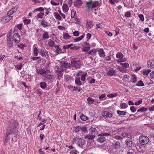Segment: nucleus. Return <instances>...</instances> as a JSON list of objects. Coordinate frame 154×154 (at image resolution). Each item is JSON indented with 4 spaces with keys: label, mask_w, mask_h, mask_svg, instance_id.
<instances>
[{
    "label": "nucleus",
    "mask_w": 154,
    "mask_h": 154,
    "mask_svg": "<svg viewBox=\"0 0 154 154\" xmlns=\"http://www.w3.org/2000/svg\"><path fill=\"white\" fill-rule=\"evenodd\" d=\"M44 9L42 7H40L34 10L35 11H43Z\"/></svg>",
    "instance_id": "obj_51"
},
{
    "label": "nucleus",
    "mask_w": 154,
    "mask_h": 154,
    "mask_svg": "<svg viewBox=\"0 0 154 154\" xmlns=\"http://www.w3.org/2000/svg\"><path fill=\"white\" fill-rule=\"evenodd\" d=\"M147 66L148 68H152L154 67V60L152 59L147 62Z\"/></svg>",
    "instance_id": "obj_12"
},
{
    "label": "nucleus",
    "mask_w": 154,
    "mask_h": 154,
    "mask_svg": "<svg viewBox=\"0 0 154 154\" xmlns=\"http://www.w3.org/2000/svg\"><path fill=\"white\" fill-rule=\"evenodd\" d=\"M110 3L112 4H115V2H117L119 1V0H109Z\"/></svg>",
    "instance_id": "obj_57"
},
{
    "label": "nucleus",
    "mask_w": 154,
    "mask_h": 154,
    "mask_svg": "<svg viewBox=\"0 0 154 154\" xmlns=\"http://www.w3.org/2000/svg\"><path fill=\"white\" fill-rule=\"evenodd\" d=\"M87 101L89 104H95L94 102H95V104H96V102L95 101V100L91 97H88L87 99Z\"/></svg>",
    "instance_id": "obj_20"
},
{
    "label": "nucleus",
    "mask_w": 154,
    "mask_h": 154,
    "mask_svg": "<svg viewBox=\"0 0 154 154\" xmlns=\"http://www.w3.org/2000/svg\"><path fill=\"white\" fill-rule=\"evenodd\" d=\"M12 17L11 16L8 15L2 17L0 19V21L2 23H6L10 20Z\"/></svg>",
    "instance_id": "obj_6"
},
{
    "label": "nucleus",
    "mask_w": 154,
    "mask_h": 154,
    "mask_svg": "<svg viewBox=\"0 0 154 154\" xmlns=\"http://www.w3.org/2000/svg\"><path fill=\"white\" fill-rule=\"evenodd\" d=\"M76 13L75 11H71V18H74L75 16V15Z\"/></svg>",
    "instance_id": "obj_64"
},
{
    "label": "nucleus",
    "mask_w": 154,
    "mask_h": 154,
    "mask_svg": "<svg viewBox=\"0 0 154 154\" xmlns=\"http://www.w3.org/2000/svg\"><path fill=\"white\" fill-rule=\"evenodd\" d=\"M87 74L86 73H84L83 74L81 78V79L82 81H85V76L87 75Z\"/></svg>",
    "instance_id": "obj_47"
},
{
    "label": "nucleus",
    "mask_w": 154,
    "mask_h": 154,
    "mask_svg": "<svg viewBox=\"0 0 154 154\" xmlns=\"http://www.w3.org/2000/svg\"><path fill=\"white\" fill-rule=\"evenodd\" d=\"M82 4L81 0H76L74 1V4L75 7H79L81 6Z\"/></svg>",
    "instance_id": "obj_14"
},
{
    "label": "nucleus",
    "mask_w": 154,
    "mask_h": 154,
    "mask_svg": "<svg viewBox=\"0 0 154 154\" xmlns=\"http://www.w3.org/2000/svg\"><path fill=\"white\" fill-rule=\"evenodd\" d=\"M136 86H139V87H142L144 86V85L143 82L141 80H140L138 81L137 83L135 85Z\"/></svg>",
    "instance_id": "obj_25"
},
{
    "label": "nucleus",
    "mask_w": 154,
    "mask_h": 154,
    "mask_svg": "<svg viewBox=\"0 0 154 154\" xmlns=\"http://www.w3.org/2000/svg\"><path fill=\"white\" fill-rule=\"evenodd\" d=\"M131 16V13L130 11L126 12L125 14V16L126 17H129Z\"/></svg>",
    "instance_id": "obj_48"
},
{
    "label": "nucleus",
    "mask_w": 154,
    "mask_h": 154,
    "mask_svg": "<svg viewBox=\"0 0 154 154\" xmlns=\"http://www.w3.org/2000/svg\"><path fill=\"white\" fill-rule=\"evenodd\" d=\"M94 137V136H93L91 134L86 135L85 136L84 138L87 140H93Z\"/></svg>",
    "instance_id": "obj_17"
},
{
    "label": "nucleus",
    "mask_w": 154,
    "mask_h": 154,
    "mask_svg": "<svg viewBox=\"0 0 154 154\" xmlns=\"http://www.w3.org/2000/svg\"><path fill=\"white\" fill-rule=\"evenodd\" d=\"M81 128L80 127L78 126L77 127H75L74 131L76 132H78L81 130Z\"/></svg>",
    "instance_id": "obj_42"
},
{
    "label": "nucleus",
    "mask_w": 154,
    "mask_h": 154,
    "mask_svg": "<svg viewBox=\"0 0 154 154\" xmlns=\"http://www.w3.org/2000/svg\"><path fill=\"white\" fill-rule=\"evenodd\" d=\"M128 105L126 103H121L120 105V107L122 109H125L128 107Z\"/></svg>",
    "instance_id": "obj_38"
},
{
    "label": "nucleus",
    "mask_w": 154,
    "mask_h": 154,
    "mask_svg": "<svg viewBox=\"0 0 154 154\" xmlns=\"http://www.w3.org/2000/svg\"><path fill=\"white\" fill-rule=\"evenodd\" d=\"M98 54L101 57H103L105 56V54L103 49H100L98 51Z\"/></svg>",
    "instance_id": "obj_19"
},
{
    "label": "nucleus",
    "mask_w": 154,
    "mask_h": 154,
    "mask_svg": "<svg viewBox=\"0 0 154 154\" xmlns=\"http://www.w3.org/2000/svg\"><path fill=\"white\" fill-rule=\"evenodd\" d=\"M123 56V55L121 53H118L116 54L117 58L120 59H122Z\"/></svg>",
    "instance_id": "obj_37"
},
{
    "label": "nucleus",
    "mask_w": 154,
    "mask_h": 154,
    "mask_svg": "<svg viewBox=\"0 0 154 154\" xmlns=\"http://www.w3.org/2000/svg\"><path fill=\"white\" fill-rule=\"evenodd\" d=\"M75 83L78 85H82V83L80 80L79 77H76L75 80Z\"/></svg>",
    "instance_id": "obj_21"
},
{
    "label": "nucleus",
    "mask_w": 154,
    "mask_h": 154,
    "mask_svg": "<svg viewBox=\"0 0 154 154\" xmlns=\"http://www.w3.org/2000/svg\"><path fill=\"white\" fill-rule=\"evenodd\" d=\"M117 95V94L114 93L112 94H109L107 95V96L108 97H112L116 96Z\"/></svg>",
    "instance_id": "obj_50"
},
{
    "label": "nucleus",
    "mask_w": 154,
    "mask_h": 154,
    "mask_svg": "<svg viewBox=\"0 0 154 154\" xmlns=\"http://www.w3.org/2000/svg\"><path fill=\"white\" fill-rule=\"evenodd\" d=\"M63 37L65 39H69L71 37V36L68 33H65L63 34Z\"/></svg>",
    "instance_id": "obj_31"
},
{
    "label": "nucleus",
    "mask_w": 154,
    "mask_h": 154,
    "mask_svg": "<svg viewBox=\"0 0 154 154\" xmlns=\"http://www.w3.org/2000/svg\"><path fill=\"white\" fill-rule=\"evenodd\" d=\"M151 70L150 69H144L143 71V73L144 75H147L149 74V73L151 71Z\"/></svg>",
    "instance_id": "obj_39"
},
{
    "label": "nucleus",
    "mask_w": 154,
    "mask_h": 154,
    "mask_svg": "<svg viewBox=\"0 0 154 154\" xmlns=\"http://www.w3.org/2000/svg\"><path fill=\"white\" fill-rule=\"evenodd\" d=\"M112 144L113 148L116 149H119L121 147L120 143L119 141H114Z\"/></svg>",
    "instance_id": "obj_8"
},
{
    "label": "nucleus",
    "mask_w": 154,
    "mask_h": 154,
    "mask_svg": "<svg viewBox=\"0 0 154 154\" xmlns=\"http://www.w3.org/2000/svg\"><path fill=\"white\" fill-rule=\"evenodd\" d=\"M139 18L142 21H143L144 20V18L143 14H139Z\"/></svg>",
    "instance_id": "obj_63"
},
{
    "label": "nucleus",
    "mask_w": 154,
    "mask_h": 154,
    "mask_svg": "<svg viewBox=\"0 0 154 154\" xmlns=\"http://www.w3.org/2000/svg\"><path fill=\"white\" fill-rule=\"evenodd\" d=\"M11 126L10 128L7 130L6 134L4 135V144L6 145V142H8L9 140L8 138V136L10 134H14L15 133L16 126L18 125V123L16 121L11 119L10 121Z\"/></svg>",
    "instance_id": "obj_1"
},
{
    "label": "nucleus",
    "mask_w": 154,
    "mask_h": 154,
    "mask_svg": "<svg viewBox=\"0 0 154 154\" xmlns=\"http://www.w3.org/2000/svg\"><path fill=\"white\" fill-rule=\"evenodd\" d=\"M49 37L48 33L47 31H45L42 35V39L43 40L48 39Z\"/></svg>",
    "instance_id": "obj_22"
},
{
    "label": "nucleus",
    "mask_w": 154,
    "mask_h": 154,
    "mask_svg": "<svg viewBox=\"0 0 154 154\" xmlns=\"http://www.w3.org/2000/svg\"><path fill=\"white\" fill-rule=\"evenodd\" d=\"M85 37V35H83L80 37H78L75 39L74 40L75 42H77L82 40Z\"/></svg>",
    "instance_id": "obj_28"
},
{
    "label": "nucleus",
    "mask_w": 154,
    "mask_h": 154,
    "mask_svg": "<svg viewBox=\"0 0 154 154\" xmlns=\"http://www.w3.org/2000/svg\"><path fill=\"white\" fill-rule=\"evenodd\" d=\"M125 142L126 145L129 147L131 146L134 144L133 142L131 139H127Z\"/></svg>",
    "instance_id": "obj_16"
},
{
    "label": "nucleus",
    "mask_w": 154,
    "mask_h": 154,
    "mask_svg": "<svg viewBox=\"0 0 154 154\" xmlns=\"http://www.w3.org/2000/svg\"><path fill=\"white\" fill-rule=\"evenodd\" d=\"M102 116L106 118H110L112 117V114L107 111H104L102 112Z\"/></svg>",
    "instance_id": "obj_9"
},
{
    "label": "nucleus",
    "mask_w": 154,
    "mask_h": 154,
    "mask_svg": "<svg viewBox=\"0 0 154 154\" xmlns=\"http://www.w3.org/2000/svg\"><path fill=\"white\" fill-rule=\"evenodd\" d=\"M147 110V108H144L143 107H142L140 108L139 109L137 110V112H146Z\"/></svg>",
    "instance_id": "obj_29"
},
{
    "label": "nucleus",
    "mask_w": 154,
    "mask_h": 154,
    "mask_svg": "<svg viewBox=\"0 0 154 154\" xmlns=\"http://www.w3.org/2000/svg\"><path fill=\"white\" fill-rule=\"evenodd\" d=\"M15 67L18 70H20L22 68V65L21 64L20 65H14Z\"/></svg>",
    "instance_id": "obj_52"
},
{
    "label": "nucleus",
    "mask_w": 154,
    "mask_h": 154,
    "mask_svg": "<svg viewBox=\"0 0 154 154\" xmlns=\"http://www.w3.org/2000/svg\"><path fill=\"white\" fill-rule=\"evenodd\" d=\"M116 71L112 68H111L107 72V74L109 76L116 75Z\"/></svg>",
    "instance_id": "obj_13"
},
{
    "label": "nucleus",
    "mask_w": 154,
    "mask_h": 154,
    "mask_svg": "<svg viewBox=\"0 0 154 154\" xmlns=\"http://www.w3.org/2000/svg\"><path fill=\"white\" fill-rule=\"evenodd\" d=\"M98 136L100 137L97 139V141L100 143L103 142L106 140V139L105 137L101 134H99Z\"/></svg>",
    "instance_id": "obj_15"
},
{
    "label": "nucleus",
    "mask_w": 154,
    "mask_h": 154,
    "mask_svg": "<svg viewBox=\"0 0 154 154\" xmlns=\"http://www.w3.org/2000/svg\"><path fill=\"white\" fill-rule=\"evenodd\" d=\"M60 63L61 66L64 68L70 67L71 65L70 63H66V62L63 61H61Z\"/></svg>",
    "instance_id": "obj_11"
},
{
    "label": "nucleus",
    "mask_w": 154,
    "mask_h": 154,
    "mask_svg": "<svg viewBox=\"0 0 154 154\" xmlns=\"http://www.w3.org/2000/svg\"><path fill=\"white\" fill-rule=\"evenodd\" d=\"M130 110L133 112H135L136 111V108L134 106H131L130 107Z\"/></svg>",
    "instance_id": "obj_49"
},
{
    "label": "nucleus",
    "mask_w": 154,
    "mask_h": 154,
    "mask_svg": "<svg viewBox=\"0 0 154 154\" xmlns=\"http://www.w3.org/2000/svg\"><path fill=\"white\" fill-rule=\"evenodd\" d=\"M48 44L49 46L51 47H54L55 43L52 40H50L48 42Z\"/></svg>",
    "instance_id": "obj_34"
},
{
    "label": "nucleus",
    "mask_w": 154,
    "mask_h": 154,
    "mask_svg": "<svg viewBox=\"0 0 154 154\" xmlns=\"http://www.w3.org/2000/svg\"><path fill=\"white\" fill-rule=\"evenodd\" d=\"M131 79L133 80L132 81V82L133 83H135L137 82V78L136 76L134 75L133 74L131 76Z\"/></svg>",
    "instance_id": "obj_24"
},
{
    "label": "nucleus",
    "mask_w": 154,
    "mask_h": 154,
    "mask_svg": "<svg viewBox=\"0 0 154 154\" xmlns=\"http://www.w3.org/2000/svg\"><path fill=\"white\" fill-rule=\"evenodd\" d=\"M40 85V87L42 89H45L46 87V83L45 82H41Z\"/></svg>",
    "instance_id": "obj_26"
},
{
    "label": "nucleus",
    "mask_w": 154,
    "mask_h": 154,
    "mask_svg": "<svg viewBox=\"0 0 154 154\" xmlns=\"http://www.w3.org/2000/svg\"><path fill=\"white\" fill-rule=\"evenodd\" d=\"M142 99H140L138 101L136 102L134 104L136 106H138L140 104H141L142 103Z\"/></svg>",
    "instance_id": "obj_54"
},
{
    "label": "nucleus",
    "mask_w": 154,
    "mask_h": 154,
    "mask_svg": "<svg viewBox=\"0 0 154 154\" xmlns=\"http://www.w3.org/2000/svg\"><path fill=\"white\" fill-rule=\"evenodd\" d=\"M80 119H81L83 121H85L88 119V117L86 116H85L83 114H82L80 116Z\"/></svg>",
    "instance_id": "obj_33"
},
{
    "label": "nucleus",
    "mask_w": 154,
    "mask_h": 154,
    "mask_svg": "<svg viewBox=\"0 0 154 154\" xmlns=\"http://www.w3.org/2000/svg\"><path fill=\"white\" fill-rule=\"evenodd\" d=\"M120 31V29L119 28H116L115 30L116 32V34L115 35V36H116L119 33V32Z\"/></svg>",
    "instance_id": "obj_62"
},
{
    "label": "nucleus",
    "mask_w": 154,
    "mask_h": 154,
    "mask_svg": "<svg viewBox=\"0 0 154 154\" xmlns=\"http://www.w3.org/2000/svg\"><path fill=\"white\" fill-rule=\"evenodd\" d=\"M121 135L122 136L125 137L129 138L131 137L130 134L129 133H127L125 132L122 133Z\"/></svg>",
    "instance_id": "obj_32"
},
{
    "label": "nucleus",
    "mask_w": 154,
    "mask_h": 154,
    "mask_svg": "<svg viewBox=\"0 0 154 154\" xmlns=\"http://www.w3.org/2000/svg\"><path fill=\"white\" fill-rule=\"evenodd\" d=\"M60 46V45L58 46H55L54 48L56 49V52L59 54L60 53H63V52H62V49L60 48L59 47Z\"/></svg>",
    "instance_id": "obj_18"
},
{
    "label": "nucleus",
    "mask_w": 154,
    "mask_h": 154,
    "mask_svg": "<svg viewBox=\"0 0 154 154\" xmlns=\"http://www.w3.org/2000/svg\"><path fill=\"white\" fill-rule=\"evenodd\" d=\"M39 53L41 54V55L42 57H45L46 56V54H45L44 50H41L39 51Z\"/></svg>",
    "instance_id": "obj_59"
},
{
    "label": "nucleus",
    "mask_w": 154,
    "mask_h": 154,
    "mask_svg": "<svg viewBox=\"0 0 154 154\" xmlns=\"http://www.w3.org/2000/svg\"><path fill=\"white\" fill-rule=\"evenodd\" d=\"M73 34L75 36H78L79 35V32L78 31H75L73 32Z\"/></svg>",
    "instance_id": "obj_55"
},
{
    "label": "nucleus",
    "mask_w": 154,
    "mask_h": 154,
    "mask_svg": "<svg viewBox=\"0 0 154 154\" xmlns=\"http://www.w3.org/2000/svg\"><path fill=\"white\" fill-rule=\"evenodd\" d=\"M87 25L90 28L93 27V24L92 22L91 21H87V22L86 23Z\"/></svg>",
    "instance_id": "obj_35"
},
{
    "label": "nucleus",
    "mask_w": 154,
    "mask_h": 154,
    "mask_svg": "<svg viewBox=\"0 0 154 154\" xmlns=\"http://www.w3.org/2000/svg\"><path fill=\"white\" fill-rule=\"evenodd\" d=\"M115 138L117 140H122L123 139V138L121 137L120 136H119L118 135H116L115 136Z\"/></svg>",
    "instance_id": "obj_61"
},
{
    "label": "nucleus",
    "mask_w": 154,
    "mask_h": 154,
    "mask_svg": "<svg viewBox=\"0 0 154 154\" xmlns=\"http://www.w3.org/2000/svg\"><path fill=\"white\" fill-rule=\"evenodd\" d=\"M71 65L72 67L74 68V69H77L81 67L82 63L79 60H77L76 58L71 60Z\"/></svg>",
    "instance_id": "obj_3"
},
{
    "label": "nucleus",
    "mask_w": 154,
    "mask_h": 154,
    "mask_svg": "<svg viewBox=\"0 0 154 154\" xmlns=\"http://www.w3.org/2000/svg\"><path fill=\"white\" fill-rule=\"evenodd\" d=\"M139 142L142 145L147 144L149 141L148 137L145 136L141 135L139 138Z\"/></svg>",
    "instance_id": "obj_4"
},
{
    "label": "nucleus",
    "mask_w": 154,
    "mask_h": 154,
    "mask_svg": "<svg viewBox=\"0 0 154 154\" xmlns=\"http://www.w3.org/2000/svg\"><path fill=\"white\" fill-rule=\"evenodd\" d=\"M117 113L118 114L120 115V116H122V115H125L126 114V112L123 111H121L119 110H117Z\"/></svg>",
    "instance_id": "obj_36"
},
{
    "label": "nucleus",
    "mask_w": 154,
    "mask_h": 154,
    "mask_svg": "<svg viewBox=\"0 0 154 154\" xmlns=\"http://www.w3.org/2000/svg\"><path fill=\"white\" fill-rule=\"evenodd\" d=\"M39 52L38 48L36 47H35L34 48V54L35 56H37L38 53Z\"/></svg>",
    "instance_id": "obj_40"
},
{
    "label": "nucleus",
    "mask_w": 154,
    "mask_h": 154,
    "mask_svg": "<svg viewBox=\"0 0 154 154\" xmlns=\"http://www.w3.org/2000/svg\"><path fill=\"white\" fill-rule=\"evenodd\" d=\"M80 48V47L78 46H75L70 48V49L78 50Z\"/></svg>",
    "instance_id": "obj_60"
},
{
    "label": "nucleus",
    "mask_w": 154,
    "mask_h": 154,
    "mask_svg": "<svg viewBox=\"0 0 154 154\" xmlns=\"http://www.w3.org/2000/svg\"><path fill=\"white\" fill-rule=\"evenodd\" d=\"M15 9H13V8L11 9L10 11H9L7 13V15L8 16H10V15L13 14L15 11H14V10Z\"/></svg>",
    "instance_id": "obj_41"
},
{
    "label": "nucleus",
    "mask_w": 154,
    "mask_h": 154,
    "mask_svg": "<svg viewBox=\"0 0 154 154\" xmlns=\"http://www.w3.org/2000/svg\"><path fill=\"white\" fill-rule=\"evenodd\" d=\"M54 15L56 19L60 20H61V17L60 14L57 12H54Z\"/></svg>",
    "instance_id": "obj_27"
},
{
    "label": "nucleus",
    "mask_w": 154,
    "mask_h": 154,
    "mask_svg": "<svg viewBox=\"0 0 154 154\" xmlns=\"http://www.w3.org/2000/svg\"><path fill=\"white\" fill-rule=\"evenodd\" d=\"M91 35L89 33L87 34L86 35V38H87V39L86 41H88L91 38Z\"/></svg>",
    "instance_id": "obj_56"
},
{
    "label": "nucleus",
    "mask_w": 154,
    "mask_h": 154,
    "mask_svg": "<svg viewBox=\"0 0 154 154\" xmlns=\"http://www.w3.org/2000/svg\"><path fill=\"white\" fill-rule=\"evenodd\" d=\"M78 152L75 149L70 152V154H77Z\"/></svg>",
    "instance_id": "obj_53"
},
{
    "label": "nucleus",
    "mask_w": 154,
    "mask_h": 154,
    "mask_svg": "<svg viewBox=\"0 0 154 154\" xmlns=\"http://www.w3.org/2000/svg\"><path fill=\"white\" fill-rule=\"evenodd\" d=\"M81 131H82L85 133H87V129L86 127L82 126L81 127Z\"/></svg>",
    "instance_id": "obj_44"
},
{
    "label": "nucleus",
    "mask_w": 154,
    "mask_h": 154,
    "mask_svg": "<svg viewBox=\"0 0 154 154\" xmlns=\"http://www.w3.org/2000/svg\"><path fill=\"white\" fill-rule=\"evenodd\" d=\"M41 23V25L44 27H48L49 26L47 22L44 20H42Z\"/></svg>",
    "instance_id": "obj_23"
},
{
    "label": "nucleus",
    "mask_w": 154,
    "mask_h": 154,
    "mask_svg": "<svg viewBox=\"0 0 154 154\" xmlns=\"http://www.w3.org/2000/svg\"><path fill=\"white\" fill-rule=\"evenodd\" d=\"M63 11L64 12H67L69 9L68 6L66 5L63 4Z\"/></svg>",
    "instance_id": "obj_30"
},
{
    "label": "nucleus",
    "mask_w": 154,
    "mask_h": 154,
    "mask_svg": "<svg viewBox=\"0 0 154 154\" xmlns=\"http://www.w3.org/2000/svg\"><path fill=\"white\" fill-rule=\"evenodd\" d=\"M99 4L98 1H93L92 0H89L88 2H86V7L89 11H90L93 8H94L98 6Z\"/></svg>",
    "instance_id": "obj_2"
},
{
    "label": "nucleus",
    "mask_w": 154,
    "mask_h": 154,
    "mask_svg": "<svg viewBox=\"0 0 154 154\" xmlns=\"http://www.w3.org/2000/svg\"><path fill=\"white\" fill-rule=\"evenodd\" d=\"M44 14L42 12H40L38 14L36 17L37 18H42L43 17V16L44 15Z\"/></svg>",
    "instance_id": "obj_45"
},
{
    "label": "nucleus",
    "mask_w": 154,
    "mask_h": 154,
    "mask_svg": "<svg viewBox=\"0 0 154 154\" xmlns=\"http://www.w3.org/2000/svg\"><path fill=\"white\" fill-rule=\"evenodd\" d=\"M90 133L93 136L95 137V135L98 134L97 129L95 128H91L90 129Z\"/></svg>",
    "instance_id": "obj_10"
},
{
    "label": "nucleus",
    "mask_w": 154,
    "mask_h": 154,
    "mask_svg": "<svg viewBox=\"0 0 154 154\" xmlns=\"http://www.w3.org/2000/svg\"><path fill=\"white\" fill-rule=\"evenodd\" d=\"M77 144L79 146L83 148L85 145V142L83 139L77 138Z\"/></svg>",
    "instance_id": "obj_5"
},
{
    "label": "nucleus",
    "mask_w": 154,
    "mask_h": 154,
    "mask_svg": "<svg viewBox=\"0 0 154 154\" xmlns=\"http://www.w3.org/2000/svg\"><path fill=\"white\" fill-rule=\"evenodd\" d=\"M13 39L16 43H18L20 41V37L19 34L18 33H15L13 35Z\"/></svg>",
    "instance_id": "obj_7"
},
{
    "label": "nucleus",
    "mask_w": 154,
    "mask_h": 154,
    "mask_svg": "<svg viewBox=\"0 0 154 154\" xmlns=\"http://www.w3.org/2000/svg\"><path fill=\"white\" fill-rule=\"evenodd\" d=\"M121 65L123 67H124L127 68L129 67V64L126 63H121Z\"/></svg>",
    "instance_id": "obj_43"
},
{
    "label": "nucleus",
    "mask_w": 154,
    "mask_h": 154,
    "mask_svg": "<svg viewBox=\"0 0 154 154\" xmlns=\"http://www.w3.org/2000/svg\"><path fill=\"white\" fill-rule=\"evenodd\" d=\"M25 24H28L31 22V20L29 19H25L23 20Z\"/></svg>",
    "instance_id": "obj_46"
},
{
    "label": "nucleus",
    "mask_w": 154,
    "mask_h": 154,
    "mask_svg": "<svg viewBox=\"0 0 154 154\" xmlns=\"http://www.w3.org/2000/svg\"><path fill=\"white\" fill-rule=\"evenodd\" d=\"M150 78L152 79H154V71H152L150 74Z\"/></svg>",
    "instance_id": "obj_58"
}]
</instances>
